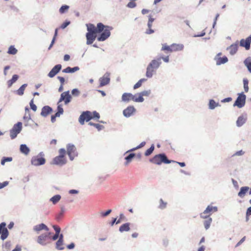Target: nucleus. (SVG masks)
<instances>
[{"label": "nucleus", "instance_id": "nucleus-57", "mask_svg": "<svg viewBox=\"0 0 251 251\" xmlns=\"http://www.w3.org/2000/svg\"><path fill=\"white\" fill-rule=\"evenodd\" d=\"M210 215L208 214H204V211L203 212H202L200 214V217L202 219H208L209 218H210Z\"/></svg>", "mask_w": 251, "mask_h": 251}, {"label": "nucleus", "instance_id": "nucleus-45", "mask_svg": "<svg viewBox=\"0 0 251 251\" xmlns=\"http://www.w3.org/2000/svg\"><path fill=\"white\" fill-rule=\"evenodd\" d=\"M89 125L95 126L96 128L98 129L99 131L101 130L104 128V126L102 125L98 124H95L92 122L89 123Z\"/></svg>", "mask_w": 251, "mask_h": 251}, {"label": "nucleus", "instance_id": "nucleus-22", "mask_svg": "<svg viewBox=\"0 0 251 251\" xmlns=\"http://www.w3.org/2000/svg\"><path fill=\"white\" fill-rule=\"evenodd\" d=\"M218 211V207L217 206H213L212 205H208L207 207L204 211V214H209L211 215L212 212H216Z\"/></svg>", "mask_w": 251, "mask_h": 251}, {"label": "nucleus", "instance_id": "nucleus-4", "mask_svg": "<svg viewBox=\"0 0 251 251\" xmlns=\"http://www.w3.org/2000/svg\"><path fill=\"white\" fill-rule=\"evenodd\" d=\"M67 153L71 160H73L75 156H77L76 148L74 144H68L67 145Z\"/></svg>", "mask_w": 251, "mask_h": 251}, {"label": "nucleus", "instance_id": "nucleus-3", "mask_svg": "<svg viewBox=\"0 0 251 251\" xmlns=\"http://www.w3.org/2000/svg\"><path fill=\"white\" fill-rule=\"evenodd\" d=\"M22 129V123L18 122L15 124L12 128L10 130V136L12 139H15L17 135L20 133Z\"/></svg>", "mask_w": 251, "mask_h": 251}, {"label": "nucleus", "instance_id": "nucleus-52", "mask_svg": "<svg viewBox=\"0 0 251 251\" xmlns=\"http://www.w3.org/2000/svg\"><path fill=\"white\" fill-rule=\"evenodd\" d=\"M154 20V18H152L151 16H149V19L148 23V26L149 28H151L152 26V24Z\"/></svg>", "mask_w": 251, "mask_h": 251}, {"label": "nucleus", "instance_id": "nucleus-2", "mask_svg": "<svg viewBox=\"0 0 251 251\" xmlns=\"http://www.w3.org/2000/svg\"><path fill=\"white\" fill-rule=\"evenodd\" d=\"M150 162L160 165L162 163L169 164L172 162L171 160H169L164 153H160L155 155L150 160Z\"/></svg>", "mask_w": 251, "mask_h": 251}, {"label": "nucleus", "instance_id": "nucleus-53", "mask_svg": "<svg viewBox=\"0 0 251 251\" xmlns=\"http://www.w3.org/2000/svg\"><path fill=\"white\" fill-rule=\"evenodd\" d=\"M151 93V90L143 91L140 93V95L143 97V96H149Z\"/></svg>", "mask_w": 251, "mask_h": 251}, {"label": "nucleus", "instance_id": "nucleus-32", "mask_svg": "<svg viewBox=\"0 0 251 251\" xmlns=\"http://www.w3.org/2000/svg\"><path fill=\"white\" fill-rule=\"evenodd\" d=\"M130 223H126L124 224H123L119 228V231L121 232H123L124 231H128L130 230Z\"/></svg>", "mask_w": 251, "mask_h": 251}, {"label": "nucleus", "instance_id": "nucleus-41", "mask_svg": "<svg viewBox=\"0 0 251 251\" xmlns=\"http://www.w3.org/2000/svg\"><path fill=\"white\" fill-rule=\"evenodd\" d=\"M161 50L165 51L167 50L170 52H172V49H171V45L170 46L167 45L166 44H164L162 45Z\"/></svg>", "mask_w": 251, "mask_h": 251}, {"label": "nucleus", "instance_id": "nucleus-20", "mask_svg": "<svg viewBox=\"0 0 251 251\" xmlns=\"http://www.w3.org/2000/svg\"><path fill=\"white\" fill-rule=\"evenodd\" d=\"M86 37L87 39L86 44L87 45L92 44L97 37L96 34H92L90 33H86Z\"/></svg>", "mask_w": 251, "mask_h": 251}, {"label": "nucleus", "instance_id": "nucleus-55", "mask_svg": "<svg viewBox=\"0 0 251 251\" xmlns=\"http://www.w3.org/2000/svg\"><path fill=\"white\" fill-rule=\"evenodd\" d=\"M70 22L68 21H66L65 22H64L61 25L60 27L62 29L65 28L67 26H68L70 24Z\"/></svg>", "mask_w": 251, "mask_h": 251}, {"label": "nucleus", "instance_id": "nucleus-42", "mask_svg": "<svg viewBox=\"0 0 251 251\" xmlns=\"http://www.w3.org/2000/svg\"><path fill=\"white\" fill-rule=\"evenodd\" d=\"M12 160L11 157H3L1 160L0 163L2 165H4L5 163L7 162H11Z\"/></svg>", "mask_w": 251, "mask_h": 251}, {"label": "nucleus", "instance_id": "nucleus-51", "mask_svg": "<svg viewBox=\"0 0 251 251\" xmlns=\"http://www.w3.org/2000/svg\"><path fill=\"white\" fill-rule=\"evenodd\" d=\"M66 152V151L64 149H60L59 150V155L58 156L64 158Z\"/></svg>", "mask_w": 251, "mask_h": 251}, {"label": "nucleus", "instance_id": "nucleus-61", "mask_svg": "<svg viewBox=\"0 0 251 251\" xmlns=\"http://www.w3.org/2000/svg\"><path fill=\"white\" fill-rule=\"evenodd\" d=\"M136 6V3L132 1L129 2L127 5V6L128 8H134Z\"/></svg>", "mask_w": 251, "mask_h": 251}, {"label": "nucleus", "instance_id": "nucleus-40", "mask_svg": "<svg viewBox=\"0 0 251 251\" xmlns=\"http://www.w3.org/2000/svg\"><path fill=\"white\" fill-rule=\"evenodd\" d=\"M17 51V50L13 46H11L9 48L7 52L10 54L15 55Z\"/></svg>", "mask_w": 251, "mask_h": 251}, {"label": "nucleus", "instance_id": "nucleus-38", "mask_svg": "<svg viewBox=\"0 0 251 251\" xmlns=\"http://www.w3.org/2000/svg\"><path fill=\"white\" fill-rule=\"evenodd\" d=\"M135 156V154L134 153H131L128 154L127 156L125 157V159L126 162L125 163L126 165H127L129 162H130L131 160L133 158V157Z\"/></svg>", "mask_w": 251, "mask_h": 251}, {"label": "nucleus", "instance_id": "nucleus-1", "mask_svg": "<svg viewBox=\"0 0 251 251\" xmlns=\"http://www.w3.org/2000/svg\"><path fill=\"white\" fill-rule=\"evenodd\" d=\"M161 61L159 58L152 60L147 67L146 76L148 78H151L153 74L161 64Z\"/></svg>", "mask_w": 251, "mask_h": 251}, {"label": "nucleus", "instance_id": "nucleus-30", "mask_svg": "<svg viewBox=\"0 0 251 251\" xmlns=\"http://www.w3.org/2000/svg\"><path fill=\"white\" fill-rule=\"evenodd\" d=\"M221 105L218 103L216 102L214 100H210L208 104V108L211 110L214 109L216 107L220 106Z\"/></svg>", "mask_w": 251, "mask_h": 251}, {"label": "nucleus", "instance_id": "nucleus-26", "mask_svg": "<svg viewBox=\"0 0 251 251\" xmlns=\"http://www.w3.org/2000/svg\"><path fill=\"white\" fill-rule=\"evenodd\" d=\"M87 30L88 32L87 33H90L92 34H96V26L92 24H86Z\"/></svg>", "mask_w": 251, "mask_h": 251}, {"label": "nucleus", "instance_id": "nucleus-23", "mask_svg": "<svg viewBox=\"0 0 251 251\" xmlns=\"http://www.w3.org/2000/svg\"><path fill=\"white\" fill-rule=\"evenodd\" d=\"M184 46L181 44H172L171 45L172 52L182 50Z\"/></svg>", "mask_w": 251, "mask_h": 251}, {"label": "nucleus", "instance_id": "nucleus-14", "mask_svg": "<svg viewBox=\"0 0 251 251\" xmlns=\"http://www.w3.org/2000/svg\"><path fill=\"white\" fill-rule=\"evenodd\" d=\"M135 108L133 106H128L123 111V115L126 117H129L135 112Z\"/></svg>", "mask_w": 251, "mask_h": 251}, {"label": "nucleus", "instance_id": "nucleus-63", "mask_svg": "<svg viewBox=\"0 0 251 251\" xmlns=\"http://www.w3.org/2000/svg\"><path fill=\"white\" fill-rule=\"evenodd\" d=\"M93 118H97V119H99L100 117V114L99 113H98L97 112H96V111H94L93 112Z\"/></svg>", "mask_w": 251, "mask_h": 251}, {"label": "nucleus", "instance_id": "nucleus-60", "mask_svg": "<svg viewBox=\"0 0 251 251\" xmlns=\"http://www.w3.org/2000/svg\"><path fill=\"white\" fill-rule=\"evenodd\" d=\"M244 153L245 152L243 151L240 150L236 151L235 153L233 154V156H241L243 155Z\"/></svg>", "mask_w": 251, "mask_h": 251}, {"label": "nucleus", "instance_id": "nucleus-29", "mask_svg": "<svg viewBox=\"0 0 251 251\" xmlns=\"http://www.w3.org/2000/svg\"><path fill=\"white\" fill-rule=\"evenodd\" d=\"M20 150L22 153L25 155H27L30 151L29 148L25 144L21 145Z\"/></svg>", "mask_w": 251, "mask_h": 251}, {"label": "nucleus", "instance_id": "nucleus-6", "mask_svg": "<svg viewBox=\"0 0 251 251\" xmlns=\"http://www.w3.org/2000/svg\"><path fill=\"white\" fill-rule=\"evenodd\" d=\"M113 29L112 26H106L105 30L100 33V34L97 38L99 41H104L106 40L111 35L110 30Z\"/></svg>", "mask_w": 251, "mask_h": 251}, {"label": "nucleus", "instance_id": "nucleus-58", "mask_svg": "<svg viewBox=\"0 0 251 251\" xmlns=\"http://www.w3.org/2000/svg\"><path fill=\"white\" fill-rule=\"evenodd\" d=\"M160 205H159V208L161 209H164L166 207L167 203L164 202L162 199L160 200Z\"/></svg>", "mask_w": 251, "mask_h": 251}, {"label": "nucleus", "instance_id": "nucleus-56", "mask_svg": "<svg viewBox=\"0 0 251 251\" xmlns=\"http://www.w3.org/2000/svg\"><path fill=\"white\" fill-rule=\"evenodd\" d=\"M64 110L62 108V105L58 104L57 106V112L59 113L60 115L62 114L63 113Z\"/></svg>", "mask_w": 251, "mask_h": 251}, {"label": "nucleus", "instance_id": "nucleus-9", "mask_svg": "<svg viewBox=\"0 0 251 251\" xmlns=\"http://www.w3.org/2000/svg\"><path fill=\"white\" fill-rule=\"evenodd\" d=\"M6 224L5 222L0 224V235L2 240L6 239L9 235V231L6 227Z\"/></svg>", "mask_w": 251, "mask_h": 251}, {"label": "nucleus", "instance_id": "nucleus-11", "mask_svg": "<svg viewBox=\"0 0 251 251\" xmlns=\"http://www.w3.org/2000/svg\"><path fill=\"white\" fill-rule=\"evenodd\" d=\"M110 74L109 73H106L102 77L99 79L100 85V87L104 86L107 85L110 82Z\"/></svg>", "mask_w": 251, "mask_h": 251}, {"label": "nucleus", "instance_id": "nucleus-43", "mask_svg": "<svg viewBox=\"0 0 251 251\" xmlns=\"http://www.w3.org/2000/svg\"><path fill=\"white\" fill-rule=\"evenodd\" d=\"M154 149V146L153 144H152L151 147L148 149L145 152V156H149L150 154L152 153L153 150Z\"/></svg>", "mask_w": 251, "mask_h": 251}, {"label": "nucleus", "instance_id": "nucleus-12", "mask_svg": "<svg viewBox=\"0 0 251 251\" xmlns=\"http://www.w3.org/2000/svg\"><path fill=\"white\" fill-rule=\"evenodd\" d=\"M62 66L61 64H57L54 66L53 68L49 73L48 76L50 78L53 77L61 70Z\"/></svg>", "mask_w": 251, "mask_h": 251}, {"label": "nucleus", "instance_id": "nucleus-13", "mask_svg": "<svg viewBox=\"0 0 251 251\" xmlns=\"http://www.w3.org/2000/svg\"><path fill=\"white\" fill-rule=\"evenodd\" d=\"M251 43V35L247 37L246 40L241 39L240 42V45L241 47H245L246 50L250 49Z\"/></svg>", "mask_w": 251, "mask_h": 251}, {"label": "nucleus", "instance_id": "nucleus-47", "mask_svg": "<svg viewBox=\"0 0 251 251\" xmlns=\"http://www.w3.org/2000/svg\"><path fill=\"white\" fill-rule=\"evenodd\" d=\"M146 145V142H142V143H140V144L137 147H135V148H134L133 149H130L129 151H134L137 149H140L142 147H143L145 145Z\"/></svg>", "mask_w": 251, "mask_h": 251}, {"label": "nucleus", "instance_id": "nucleus-17", "mask_svg": "<svg viewBox=\"0 0 251 251\" xmlns=\"http://www.w3.org/2000/svg\"><path fill=\"white\" fill-rule=\"evenodd\" d=\"M52 111V109L49 106H44L42 108L41 115L44 117H47Z\"/></svg>", "mask_w": 251, "mask_h": 251}, {"label": "nucleus", "instance_id": "nucleus-10", "mask_svg": "<svg viewBox=\"0 0 251 251\" xmlns=\"http://www.w3.org/2000/svg\"><path fill=\"white\" fill-rule=\"evenodd\" d=\"M71 99L72 97L70 94L69 91L64 92L61 94L58 104H59V102L64 101L65 104H67L71 101Z\"/></svg>", "mask_w": 251, "mask_h": 251}, {"label": "nucleus", "instance_id": "nucleus-25", "mask_svg": "<svg viewBox=\"0 0 251 251\" xmlns=\"http://www.w3.org/2000/svg\"><path fill=\"white\" fill-rule=\"evenodd\" d=\"M79 68L77 66L73 68L67 67L66 68L62 70V72L64 73H73L79 70Z\"/></svg>", "mask_w": 251, "mask_h": 251}, {"label": "nucleus", "instance_id": "nucleus-33", "mask_svg": "<svg viewBox=\"0 0 251 251\" xmlns=\"http://www.w3.org/2000/svg\"><path fill=\"white\" fill-rule=\"evenodd\" d=\"M228 61V59L227 57L224 56L223 57H219L217 62H216V65H220L222 64H225Z\"/></svg>", "mask_w": 251, "mask_h": 251}, {"label": "nucleus", "instance_id": "nucleus-8", "mask_svg": "<svg viewBox=\"0 0 251 251\" xmlns=\"http://www.w3.org/2000/svg\"><path fill=\"white\" fill-rule=\"evenodd\" d=\"M42 153V152H40L39 155L34 156L32 157L31 160V164L32 165L37 166L44 165L45 163V159L44 157L39 156V155H41Z\"/></svg>", "mask_w": 251, "mask_h": 251}, {"label": "nucleus", "instance_id": "nucleus-7", "mask_svg": "<svg viewBox=\"0 0 251 251\" xmlns=\"http://www.w3.org/2000/svg\"><path fill=\"white\" fill-rule=\"evenodd\" d=\"M92 119H93V117L91 115V112L89 111H86L83 112L80 115L78 121L80 125H83L84 124L85 121L88 122Z\"/></svg>", "mask_w": 251, "mask_h": 251}, {"label": "nucleus", "instance_id": "nucleus-44", "mask_svg": "<svg viewBox=\"0 0 251 251\" xmlns=\"http://www.w3.org/2000/svg\"><path fill=\"white\" fill-rule=\"evenodd\" d=\"M249 81L247 78L243 79V84H244V89L245 92H248L249 91Z\"/></svg>", "mask_w": 251, "mask_h": 251}, {"label": "nucleus", "instance_id": "nucleus-39", "mask_svg": "<svg viewBox=\"0 0 251 251\" xmlns=\"http://www.w3.org/2000/svg\"><path fill=\"white\" fill-rule=\"evenodd\" d=\"M138 95L139 97L138 98H136L135 96L133 95V100L137 102H142L144 101V99L142 95H140V93H139Z\"/></svg>", "mask_w": 251, "mask_h": 251}, {"label": "nucleus", "instance_id": "nucleus-24", "mask_svg": "<svg viewBox=\"0 0 251 251\" xmlns=\"http://www.w3.org/2000/svg\"><path fill=\"white\" fill-rule=\"evenodd\" d=\"M249 189L250 188L248 186H243L241 187L240 190L238 193V196L241 198H244Z\"/></svg>", "mask_w": 251, "mask_h": 251}, {"label": "nucleus", "instance_id": "nucleus-15", "mask_svg": "<svg viewBox=\"0 0 251 251\" xmlns=\"http://www.w3.org/2000/svg\"><path fill=\"white\" fill-rule=\"evenodd\" d=\"M66 163V160L62 157L59 156L55 157L53 160V164L62 166Z\"/></svg>", "mask_w": 251, "mask_h": 251}, {"label": "nucleus", "instance_id": "nucleus-36", "mask_svg": "<svg viewBox=\"0 0 251 251\" xmlns=\"http://www.w3.org/2000/svg\"><path fill=\"white\" fill-rule=\"evenodd\" d=\"M212 222V219L211 218H209L206 219L203 222L204 228L206 230H207L211 225V224Z\"/></svg>", "mask_w": 251, "mask_h": 251}, {"label": "nucleus", "instance_id": "nucleus-46", "mask_svg": "<svg viewBox=\"0 0 251 251\" xmlns=\"http://www.w3.org/2000/svg\"><path fill=\"white\" fill-rule=\"evenodd\" d=\"M62 241H60L58 240V241L56 243V248L58 250H62L64 249V247H62L63 245Z\"/></svg>", "mask_w": 251, "mask_h": 251}, {"label": "nucleus", "instance_id": "nucleus-18", "mask_svg": "<svg viewBox=\"0 0 251 251\" xmlns=\"http://www.w3.org/2000/svg\"><path fill=\"white\" fill-rule=\"evenodd\" d=\"M47 238H48L47 233L42 234L38 237L37 242L41 245L45 246L46 245L45 242Z\"/></svg>", "mask_w": 251, "mask_h": 251}, {"label": "nucleus", "instance_id": "nucleus-35", "mask_svg": "<svg viewBox=\"0 0 251 251\" xmlns=\"http://www.w3.org/2000/svg\"><path fill=\"white\" fill-rule=\"evenodd\" d=\"M18 77L19 76L17 75H14L12 78L7 82L8 87H11L12 85L17 80Z\"/></svg>", "mask_w": 251, "mask_h": 251}, {"label": "nucleus", "instance_id": "nucleus-16", "mask_svg": "<svg viewBox=\"0 0 251 251\" xmlns=\"http://www.w3.org/2000/svg\"><path fill=\"white\" fill-rule=\"evenodd\" d=\"M49 229L48 227V226L45 224H43V223L36 225V226H34V227L33 228V230L34 231L37 232V233H38L39 231H40L42 230L48 231Z\"/></svg>", "mask_w": 251, "mask_h": 251}, {"label": "nucleus", "instance_id": "nucleus-19", "mask_svg": "<svg viewBox=\"0 0 251 251\" xmlns=\"http://www.w3.org/2000/svg\"><path fill=\"white\" fill-rule=\"evenodd\" d=\"M247 119V118L246 115L240 116L236 121V126L238 127L242 126L246 122Z\"/></svg>", "mask_w": 251, "mask_h": 251}, {"label": "nucleus", "instance_id": "nucleus-31", "mask_svg": "<svg viewBox=\"0 0 251 251\" xmlns=\"http://www.w3.org/2000/svg\"><path fill=\"white\" fill-rule=\"evenodd\" d=\"M244 64L247 68L249 72L251 73V57H248L244 61Z\"/></svg>", "mask_w": 251, "mask_h": 251}, {"label": "nucleus", "instance_id": "nucleus-49", "mask_svg": "<svg viewBox=\"0 0 251 251\" xmlns=\"http://www.w3.org/2000/svg\"><path fill=\"white\" fill-rule=\"evenodd\" d=\"M69 8V6L66 5L62 6L60 9L59 12L61 13H64L66 10H67Z\"/></svg>", "mask_w": 251, "mask_h": 251}, {"label": "nucleus", "instance_id": "nucleus-27", "mask_svg": "<svg viewBox=\"0 0 251 251\" xmlns=\"http://www.w3.org/2000/svg\"><path fill=\"white\" fill-rule=\"evenodd\" d=\"M122 99L123 101L128 102L131 100H133V95L131 93H124Z\"/></svg>", "mask_w": 251, "mask_h": 251}, {"label": "nucleus", "instance_id": "nucleus-54", "mask_svg": "<svg viewBox=\"0 0 251 251\" xmlns=\"http://www.w3.org/2000/svg\"><path fill=\"white\" fill-rule=\"evenodd\" d=\"M158 58L160 59V61L162 59L166 63H168L169 62V56L168 55L165 57L161 56Z\"/></svg>", "mask_w": 251, "mask_h": 251}, {"label": "nucleus", "instance_id": "nucleus-5", "mask_svg": "<svg viewBox=\"0 0 251 251\" xmlns=\"http://www.w3.org/2000/svg\"><path fill=\"white\" fill-rule=\"evenodd\" d=\"M246 100V96L243 92L238 94L233 106H237L239 108H242L245 104Z\"/></svg>", "mask_w": 251, "mask_h": 251}, {"label": "nucleus", "instance_id": "nucleus-64", "mask_svg": "<svg viewBox=\"0 0 251 251\" xmlns=\"http://www.w3.org/2000/svg\"><path fill=\"white\" fill-rule=\"evenodd\" d=\"M53 229H54V230L55 231V233H57V234H59L60 233V228L57 226H55V225H53L52 226Z\"/></svg>", "mask_w": 251, "mask_h": 251}, {"label": "nucleus", "instance_id": "nucleus-21", "mask_svg": "<svg viewBox=\"0 0 251 251\" xmlns=\"http://www.w3.org/2000/svg\"><path fill=\"white\" fill-rule=\"evenodd\" d=\"M238 43L232 44L229 47L227 48V50L229 51V53L231 55H233L235 54L238 50Z\"/></svg>", "mask_w": 251, "mask_h": 251}, {"label": "nucleus", "instance_id": "nucleus-37", "mask_svg": "<svg viewBox=\"0 0 251 251\" xmlns=\"http://www.w3.org/2000/svg\"><path fill=\"white\" fill-rule=\"evenodd\" d=\"M27 86V84H23L20 88L17 91V93L19 96H22L24 93V91Z\"/></svg>", "mask_w": 251, "mask_h": 251}, {"label": "nucleus", "instance_id": "nucleus-28", "mask_svg": "<svg viewBox=\"0 0 251 251\" xmlns=\"http://www.w3.org/2000/svg\"><path fill=\"white\" fill-rule=\"evenodd\" d=\"M106 26H108V25H105L101 23H99L97 24V27H96V34L100 33L101 32L103 31L106 28Z\"/></svg>", "mask_w": 251, "mask_h": 251}, {"label": "nucleus", "instance_id": "nucleus-34", "mask_svg": "<svg viewBox=\"0 0 251 251\" xmlns=\"http://www.w3.org/2000/svg\"><path fill=\"white\" fill-rule=\"evenodd\" d=\"M61 198V197L60 195H56L51 197L50 201H51L53 204H55L60 200Z\"/></svg>", "mask_w": 251, "mask_h": 251}, {"label": "nucleus", "instance_id": "nucleus-50", "mask_svg": "<svg viewBox=\"0 0 251 251\" xmlns=\"http://www.w3.org/2000/svg\"><path fill=\"white\" fill-rule=\"evenodd\" d=\"M29 105H30V108L31 109L34 111H36V110H37V106L35 104H34L33 103V100H31L29 102Z\"/></svg>", "mask_w": 251, "mask_h": 251}, {"label": "nucleus", "instance_id": "nucleus-59", "mask_svg": "<svg viewBox=\"0 0 251 251\" xmlns=\"http://www.w3.org/2000/svg\"><path fill=\"white\" fill-rule=\"evenodd\" d=\"M9 184V182L7 181H4L2 183L0 182V189L3 188L7 186Z\"/></svg>", "mask_w": 251, "mask_h": 251}, {"label": "nucleus", "instance_id": "nucleus-62", "mask_svg": "<svg viewBox=\"0 0 251 251\" xmlns=\"http://www.w3.org/2000/svg\"><path fill=\"white\" fill-rule=\"evenodd\" d=\"M246 236L243 237L236 245L235 247H237L239 246L241 244H242L245 240Z\"/></svg>", "mask_w": 251, "mask_h": 251}, {"label": "nucleus", "instance_id": "nucleus-48", "mask_svg": "<svg viewBox=\"0 0 251 251\" xmlns=\"http://www.w3.org/2000/svg\"><path fill=\"white\" fill-rule=\"evenodd\" d=\"M71 93L74 97H78L80 94V91L78 89L75 88L72 90Z\"/></svg>", "mask_w": 251, "mask_h": 251}]
</instances>
